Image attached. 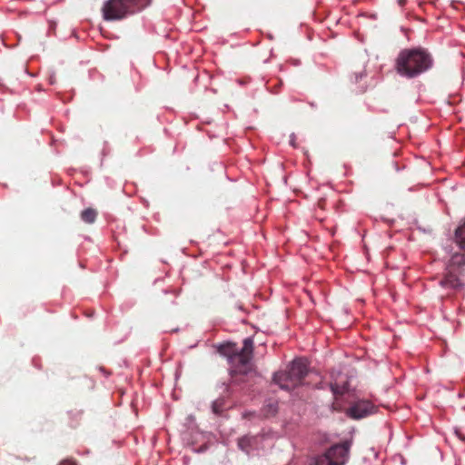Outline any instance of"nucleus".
I'll use <instances>...</instances> for the list:
<instances>
[{
  "label": "nucleus",
  "mask_w": 465,
  "mask_h": 465,
  "mask_svg": "<svg viewBox=\"0 0 465 465\" xmlns=\"http://www.w3.org/2000/svg\"><path fill=\"white\" fill-rule=\"evenodd\" d=\"M273 382L282 390H289L291 383V371H278L273 376Z\"/></svg>",
  "instance_id": "8"
},
{
  "label": "nucleus",
  "mask_w": 465,
  "mask_h": 465,
  "mask_svg": "<svg viewBox=\"0 0 465 465\" xmlns=\"http://www.w3.org/2000/svg\"><path fill=\"white\" fill-rule=\"evenodd\" d=\"M431 55L422 48L404 49L400 52L395 70L402 77L415 78L431 68Z\"/></svg>",
  "instance_id": "1"
},
{
  "label": "nucleus",
  "mask_w": 465,
  "mask_h": 465,
  "mask_svg": "<svg viewBox=\"0 0 465 465\" xmlns=\"http://www.w3.org/2000/svg\"><path fill=\"white\" fill-rule=\"evenodd\" d=\"M310 372L309 361L304 357L292 360V386L302 383V380Z\"/></svg>",
  "instance_id": "7"
},
{
  "label": "nucleus",
  "mask_w": 465,
  "mask_h": 465,
  "mask_svg": "<svg viewBox=\"0 0 465 465\" xmlns=\"http://www.w3.org/2000/svg\"><path fill=\"white\" fill-rule=\"evenodd\" d=\"M375 411V406L369 401H359L347 410V414L352 419L364 418Z\"/></svg>",
  "instance_id": "6"
},
{
  "label": "nucleus",
  "mask_w": 465,
  "mask_h": 465,
  "mask_svg": "<svg viewBox=\"0 0 465 465\" xmlns=\"http://www.w3.org/2000/svg\"><path fill=\"white\" fill-rule=\"evenodd\" d=\"M278 411V402L269 401L263 407L262 412L265 417L274 416Z\"/></svg>",
  "instance_id": "10"
},
{
  "label": "nucleus",
  "mask_w": 465,
  "mask_h": 465,
  "mask_svg": "<svg viewBox=\"0 0 465 465\" xmlns=\"http://www.w3.org/2000/svg\"><path fill=\"white\" fill-rule=\"evenodd\" d=\"M350 446L348 441L334 445L326 454L314 459L310 465H344L349 457Z\"/></svg>",
  "instance_id": "4"
},
{
  "label": "nucleus",
  "mask_w": 465,
  "mask_h": 465,
  "mask_svg": "<svg viewBox=\"0 0 465 465\" xmlns=\"http://www.w3.org/2000/svg\"><path fill=\"white\" fill-rule=\"evenodd\" d=\"M59 465H77L76 462L73 460H62Z\"/></svg>",
  "instance_id": "15"
},
{
  "label": "nucleus",
  "mask_w": 465,
  "mask_h": 465,
  "mask_svg": "<svg viewBox=\"0 0 465 465\" xmlns=\"http://www.w3.org/2000/svg\"><path fill=\"white\" fill-rule=\"evenodd\" d=\"M97 212L94 208H87L81 213V219L86 223H94Z\"/></svg>",
  "instance_id": "9"
},
{
  "label": "nucleus",
  "mask_w": 465,
  "mask_h": 465,
  "mask_svg": "<svg viewBox=\"0 0 465 465\" xmlns=\"http://www.w3.org/2000/svg\"><path fill=\"white\" fill-rule=\"evenodd\" d=\"M399 3H400V5H402L404 4V0H400Z\"/></svg>",
  "instance_id": "16"
},
{
  "label": "nucleus",
  "mask_w": 465,
  "mask_h": 465,
  "mask_svg": "<svg viewBox=\"0 0 465 465\" xmlns=\"http://www.w3.org/2000/svg\"><path fill=\"white\" fill-rule=\"evenodd\" d=\"M254 342L252 338L243 340V346L239 349L235 343H226L219 347V352L227 358L230 374L234 382L241 381L238 375H245L251 370L250 361L252 357Z\"/></svg>",
  "instance_id": "2"
},
{
  "label": "nucleus",
  "mask_w": 465,
  "mask_h": 465,
  "mask_svg": "<svg viewBox=\"0 0 465 465\" xmlns=\"http://www.w3.org/2000/svg\"><path fill=\"white\" fill-rule=\"evenodd\" d=\"M103 16L107 21L121 20L136 11L126 0H107L102 7Z\"/></svg>",
  "instance_id": "5"
},
{
  "label": "nucleus",
  "mask_w": 465,
  "mask_h": 465,
  "mask_svg": "<svg viewBox=\"0 0 465 465\" xmlns=\"http://www.w3.org/2000/svg\"><path fill=\"white\" fill-rule=\"evenodd\" d=\"M135 11H140L151 4V0H126Z\"/></svg>",
  "instance_id": "12"
},
{
  "label": "nucleus",
  "mask_w": 465,
  "mask_h": 465,
  "mask_svg": "<svg viewBox=\"0 0 465 465\" xmlns=\"http://www.w3.org/2000/svg\"><path fill=\"white\" fill-rule=\"evenodd\" d=\"M331 391L335 395L343 394L347 391V387L345 385L341 387L337 384H331Z\"/></svg>",
  "instance_id": "14"
},
{
  "label": "nucleus",
  "mask_w": 465,
  "mask_h": 465,
  "mask_svg": "<svg viewBox=\"0 0 465 465\" xmlns=\"http://www.w3.org/2000/svg\"><path fill=\"white\" fill-rule=\"evenodd\" d=\"M254 440L253 438L244 436L238 440V446L239 448L245 451L246 453H249L250 447L252 446V441Z\"/></svg>",
  "instance_id": "11"
},
{
  "label": "nucleus",
  "mask_w": 465,
  "mask_h": 465,
  "mask_svg": "<svg viewBox=\"0 0 465 465\" xmlns=\"http://www.w3.org/2000/svg\"><path fill=\"white\" fill-rule=\"evenodd\" d=\"M440 285L451 292L465 293V254L451 256Z\"/></svg>",
  "instance_id": "3"
},
{
  "label": "nucleus",
  "mask_w": 465,
  "mask_h": 465,
  "mask_svg": "<svg viewBox=\"0 0 465 465\" xmlns=\"http://www.w3.org/2000/svg\"><path fill=\"white\" fill-rule=\"evenodd\" d=\"M212 408H213V411L215 414L221 413L223 409V400H217V401H213V403L212 405Z\"/></svg>",
  "instance_id": "13"
}]
</instances>
